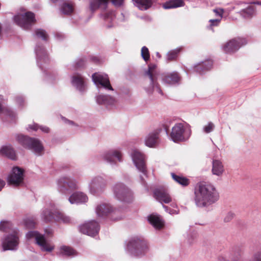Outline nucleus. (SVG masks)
<instances>
[{"instance_id": "f3484780", "label": "nucleus", "mask_w": 261, "mask_h": 261, "mask_svg": "<svg viewBox=\"0 0 261 261\" xmlns=\"http://www.w3.org/2000/svg\"><path fill=\"white\" fill-rule=\"evenodd\" d=\"M247 43V40L244 38H234L229 40V54L233 53L242 46Z\"/></svg>"}, {"instance_id": "6e6d98bb", "label": "nucleus", "mask_w": 261, "mask_h": 261, "mask_svg": "<svg viewBox=\"0 0 261 261\" xmlns=\"http://www.w3.org/2000/svg\"><path fill=\"white\" fill-rule=\"evenodd\" d=\"M222 48L225 53H227L228 51V43L226 42L224 45H223Z\"/></svg>"}, {"instance_id": "bb28decb", "label": "nucleus", "mask_w": 261, "mask_h": 261, "mask_svg": "<svg viewBox=\"0 0 261 261\" xmlns=\"http://www.w3.org/2000/svg\"><path fill=\"white\" fill-rule=\"evenodd\" d=\"M184 5L182 0H170L163 4V8L165 9L175 8L182 7Z\"/></svg>"}, {"instance_id": "0e129e2a", "label": "nucleus", "mask_w": 261, "mask_h": 261, "mask_svg": "<svg viewBox=\"0 0 261 261\" xmlns=\"http://www.w3.org/2000/svg\"><path fill=\"white\" fill-rule=\"evenodd\" d=\"M174 83H170V82H169V83H166V84H168V85H171V84H174Z\"/></svg>"}, {"instance_id": "4468645a", "label": "nucleus", "mask_w": 261, "mask_h": 261, "mask_svg": "<svg viewBox=\"0 0 261 261\" xmlns=\"http://www.w3.org/2000/svg\"><path fill=\"white\" fill-rule=\"evenodd\" d=\"M19 244V238L16 233L7 235L2 242L4 250H15Z\"/></svg>"}, {"instance_id": "f8f14e48", "label": "nucleus", "mask_w": 261, "mask_h": 261, "mask_svg": "<svg viewBox=\"0 0 261 261\" xmlns=\"http://www.w3.org/2000/svg\"><path fill=\"white\" fill-rule=\"evenodd\" d=\"M23 170L19 167L13 168L8 177V184L15 187L21 185L23 180Z\"/></svg>"}, {"instance_id": "79ce46f5", "label": "nucleus", "mask_w": 261, "mask_h": 261, "mask_svg": "<svg viewBox=\"0 0 261 261\" xmlns=\"http://www.w3.org/2000/svg\"><path fill=\"white\" fill-rule=\"evenodd\" d=\"M103 18L108 22H114L115 20V15L114 12L111 11L106 13L104 15Z\"/></svg>"}, {"instance_id": "8fccbe9b", "label": "nucleus", "mask_w": 261, "mask_h": 261, "mask_svg": "<svg viewBox=\"0 0 261 261\" xmlns=\"http://www.w3.org/2000/svg\"><path fill=\"white\" fill-rule=\"evenodd\" d=\"M242 14L245 18L251 17L253 14V10L252 9H247L242 12Z\"/></svg>"}, {"instance_id": "49530a36", "label": "nucleus", "mask_w": 261, "mask_h": 261, "mask_svg": "<svg viewBox=\"0 0 261 261\" xmlns=\"http://www.w3.org/2000/svg\"><path fill=\"white\" fill-rule=\"evenodd\" d=\"M220 19L219 18H216L213 19H210L209 20L210 22V25L208 27V28L213 30V28L214 27L218 26L220 22Z\"/></svg>"}, {"instance_id": "bf43d9fd", "label": "nucleus", "mask_w": 261, "mask_h": 261, "mask_svg": "<svg viewBox=\"0 0 261 261\" xmlns=\"http://www.w3.org/2000/svg\"><path fill=\"white\" fill-rule=\"evenodd\" d=\"M163 207L164 208V209L165 210V211L167 212H168L170 214H173L174 211V210H172V211H168V206H166V205H163Z\"/></svg>"}, {"instance_id": "338daca9", "label": "nucleus", "mask_w": 261, "mask_h": 261, "mask_svg": "<svg viewBox=\"0 0 261 261\" xmlns=\"http://www.w3.org/2000/svg\"><path fill=\"white\" fill-rule=\"evenodd\" d=\"M121 217H120L119 218L115 219V220H117L121 219Z\"/></svg>"}, {"instance_id": "680f3d73", "label": "nucleus", "mask_w": 261, "mask_h": 261, "mask_svg": "<svg viewBox=\"0 0 261 261\" xmlns=\"http://www.w3.org/2000/svg\"><path fill=\"white\" fill-rule=\"evenodd\" d=\"M234 216H235L234 214L229 212V219L233 218L234 217Z\"/></svg>"}, {"instance_id": "72a5a7b5", "label": "nucleus", "mask_w": 261, "mask_h": 261, "mask_svg": "<svg viewBox=\"0 0 261 261\" xmlns=\"http://www.w3.org/2000/svg\"><path fill=\"white\" fill-rule=\"evenodd\" d=\"M61 10L63 14L69 15L73 12V6L71 4L65 3L63 4Z\"/></svg>"}, {"instance_id": "393cba45", "label": "nucleus", "mask_w": 261, "mask_h": 261, "mask_svg": "<svg viewBox=\"0 0 261 261\" xmlns=\"http://www.w3.org/2000/svg\"><path fill=\"white\" fill-rule=\"evenodd\" d=\"M3 97L0 95V113L10 117L12 120L15 119L16 114L14 112L3 106Z\"/></svg>"}, {"instance_id": "69168bd1", "label": "nucleus", "mask_w": 261, "mask_h": 261, "mask_svg": "<svg viewBox=\"0 0 261 261\" xmlns=\"http://www.w3.org/2000/svg\"><path fill=\"white\" fill-rule=\"evenodd\" d=\"M165 130L166 132V133L168 134V128H165Z\"/></svg>"}, {"instance_id": "de8ad7c7", "label": "nucleus", "mask_w": 261, "mask_h": 261, "mask_svg": "<svg viewBox=\"0 0 261 261\" xmlns=\"http://www.w3.org/2000/svg\"><path fill=\"white\" fill-rule=\"evenodd\" d=\"M16 103L19 107H23L25 104L24 98L22 96H17L15 98Z\"/></svg>"}, {"instance_id": "7ed1b4c3", "label": "nucleus", "mask_w": 261, "mask_h": 261, "mask_svg": "<svg viewBox=\"0 0 261 261\" xmlns=\"http://www.w3.org/2000/svg\"><path fill=\"white\" fill-rule=\"evenodd\" d=\"M15 138L16 140L25 148L31 150L37 155L42 154L44 147L38 139L21 134L16 135Z\"/></svg>"}, {"instance_id": "5701e85b", "label": "nucleus", "mask_w": 261, "mask_h": 261, "mask_svg": "<svg viewBox=\"0 0 261 261\" xmlns=\"http://www.w3.org/2000/svg\"><path fill=\"white\" fill-rule=\"evenodd\" d=\"M35 51L38 63L42 64L47 62L48 59L46 53L43 47L37 46L36 47Z\"/></svg>"}, {"instance_id": "a878e982", "label": "nucleus", "mask_w": 261, "mask_h": 261, "mask_svg": "<svg viewBox=\"0 0 261 261\" xmlns=\"http://www.w3.org/2000/svg\"><path fill=\"white\" fill-rule=\"evenodd\" d=\"M213 66V62L211 60H207L196 65L195 66V70L198 72L206 71L210 69Z\"/></svg>"}, {"instance_id": "a211bd4d", "label": "nucleus", "mask_w": 261, "mask_h": 261, "mask_svg": "<svg viewBox=\"0 0 261 261\" xmlns=\"http://www.w3.org/2000/svg\"><path fill=\"white\" fill-rule=\"evenodd\" d=\"M68 200L71 204H82L87 202L88 198L83 192H75L69 197Z\"/></svg>"}, {"instance_id": "412c9836", "label": "nucleus", "mask_w": 261, "mask_h": 261, "mask_svg": "<svg viewBox=\"0 0 261 261\" xmlns=\"http://www.w3.org/2000/svg\"><path fill=\"white\" fill-rule=\"evenodd\" d=\"M113 210L112 207L108 203H101L96 206L95 212L97 216L103 217L108 215Z\"/></svg>"}, {"instance_id": "cd10ccee", "label": "nucleus", "mask_w": 261, "mask_h": 261, "mask_svg": "<svg viewBox=\"0 0 261 261\" xmlns=\"http://www.w3.org/2000/svg\"><path fill=\"white\" fill-rule=\"evenodd\" d=\"M58 254L62 256H73L76 255V251L70 247L62 246L60 248Z\"/></svg>"}, {"instance_id": "6e6552de", "label": "nucleus", "mask_w": 261, "mask_h": 261, "mask_svg": "<svg viewBox=\"0 0 261 261\" xmlns=\"http://www.w3.org/2000/svg\"><path fill=\"white\" fill-rule=\"evenodd\" d=\"M107 182L101 176L93 177L89 182V190L91 194L97 195L101 193L107 186Z\"/></svg>"}, {"instance_id": "20e7f679", "label": "nucleus", "mask_w": 261, "mask_h": 261, "mask_svg": "<svg viewBox=\"0 0 261 261\" xmlns=\"http://www.w3.org/2000/svg\"><path fill=\"white\" fill-rule=\"evenodd\" d=\"M191 135V130L188 124L177 123L172 128L170 138L174 142H184L189 139Z\"/></svg>"}, {"instance_id": "473e14b6", "label": "nucleus", "mask_w": 261, "mask_h": 261, "mask_svg": "<svg viewBox=\"0 0 261 261\" xmlns=\"http://www.w3.org/2000/svg\"><path fill=\"white\" fill-rule=\"evenodd\" d=\"M93 82H109L107 74L103 73H95L92 75Z\"/></svg>"}, {"instance_id": "4c0bfd02", "label": "nucleus", "mask_w": 261, "mask_h": 261, "mask_svg": "<svg viewBox=\"0 0 261 261\" xmlns=\"http://www.w3.org/2000/svg\"><path fill=\"white\" fill-rule=\"evenodd\" d=\"M72 86L80 92H83L87 89L85 83H72Z\"/></svg>"}, {"instance_id": "9d476101", "label": "nucleus", "mask_w": 261, "mask_h": 261, "mask_svg": "<svg viewBox=\"0 0 261 261\" xmlns=\"http://www.w3.org/2000/svg\"><path fill=\"white\" fill-rule=\"evenodd\" d=\"M58 191L64 194H67L69 190H74L78 189L77 181L68 177H63L57 180Z\"/></svg>"}, {"instance_id": "9b49d317", "label": "nucleus", "mask_w": 261, "mask_h": 261, "mask_svg": "<svg viewBox=\"0 0 261 261\" xmlns=\"http://www.w3.org/2000/svg\"><path fill=\"white\" fill-rule=\"evenodd\" d=\"M14 21L24 29H29L32 23L35 22V15L31 12H27L23 14H18L14 16Z\"/></svg>"}, {"instance_id": "58836bf2", "label": "nucleus", "mask_w": 261, "mask_h": 261, "mask_svg": "<svg viewBox=\"0 0 261 261\" xmlns=\"http://www.w3.org/2000/svg\"><path fill=\"white\" fill-rule=\"evenodd\" d=\"M11 227V223L8 221H1L0 222V230L2 231H7Z\"/></svg>"}, {"instance_id": "09e8293b", "label": "nucleus", "mask_w": 261, "mask_h": 261, "mask_svg": "<svg viewBox=\"0 0 261 261\" xmlns=\"http://www.w3.org/2000/svg\"><path fill=\"white\" fill-rule=\"evenodd\" d=\"M213 12L215 13V16L217 17V18H219L221 20L224 13L223 9L221 8H216L213 10Z\"/></svg>"}, {"instance_id": "0eeeda50", "label": "nucleus", "mask_w": 261, "mask_h": 261, "mask_svg": "<svg viewBox=\"0 0 261 261\" xmlns=\"http://www.w3.org/2000/svg\"><path fill=\"white\" fill-rule=\"evenodd\" d=\"M113 191L115 197L120 201L130 202L133 199V192L121 182L116 184L113 187Z\"/></svg>"}, {"instance_id": "2f4dec72", "label": "nucleus", "mask_w": 261, "mask_h": 261, "mask_svg": "<svg viewBox=\"0 0 261 261\" xmlns=\"http://www.w3.org/2000/svg\"><path fill=\"white\" fill-rule=\"evenodd\" d=\"M99 92L113 91L111 83H94Z\"/></svg>"}, {"instance_id": "39448f33", "label": "nucleus", "mask_w": 261, "mask_h": 261, "mask_svg": "<svg viewBox=\"0 0 261 261\" xmlns=\"http://www.w3.org/2000/svg\"><path fill=\"white\" fill-rule=\"evenodd\" d=\"M41 218L45 222H50L54 220L56 221L67 223L71 221L69 216L60 212L54 204L50 205L49 208H45L42 211Z\"/></svg>"}, {"instance_id": "37998d69", "label": "nucleus", "mask_w": 261, "mask_h": 261, "mask_svg": "<svg viewBox=\"0 0 261 261\" xmlns=\"http://www.w3.org/2000/svg\"><path fill=\"white\" fill-rule=\"evenodd\" d=\"M215 128V125L212 122H208L206 125L203 126V130L204 133L208 134L212 132Z\"/></svg>"}, {"instance_id": "c03bdc74", "label": "nucleus", "mask_w": 261, "mask_h": 261, "mask_svg": "<svg viewBox=\"0 0 261 261\" xmlns=\"http://www.w3.org/2000/svg\"><path fill=\"white\" fill-rule=\"evenodd\" d=\"M141 56H142L143 59L145 61H147L149 59L150 56H149V50H148V49L146 47L143 46L142 48Z\"/></svg>"}, {"instance_id": "a19ab883", "label": "nucleus", "mask_w": 261, "mask_h": 261, "mask_svg": "<svg viewBox=\"0 0 261 261\" xmlns=\"http://www.w3.org/2000/svg\"><path fill=\"white\" fill-rule=\"evenodd\" d=\"M179 49L171 50L167 54V59L169 61H172L175 59L177 56L178 53L179 52Z\"/></svg>"}, {"instance_id": "c85d7f7f", "label": "nucleus", "mask_w": 261, "mask_h": 261, "mask_svg": "<svg viewBox=\"0 0 261 261\" xmlns=\"http://www.w3.org/2000/svg\"><path fill=\"white\" fill-rule=\"evenodd\" d=\"M224 171L222 163L218 160L213 161L212 172L213 174L220 176Z\"/></svg>"}, {"instance_id": "a18cd8bd", "label": "nucleus", "mask_w": 261, "mask_h": 261, "mask_svg": "<svg viewBox=\"0 0 261 261\" xmlns=\"http://www.w3.org/2000/svg\"><path fill=\"white\" fill-rule=\"evenodd\" d=\"M35 33L36 35L38 38H41L43 40H45L47 38V35L46 34V32L43 30L38 29L36 30Z\"/></svg>"}, {"instance_id": "603ef678", "label": "nucleus", "mask_w": 261, "mask_h": 261, "mask_svg": "<svg viewBox=\"0 0 261 261\" xmlns=\"http://www.w3.org/2000/svg\"><path fill=\"white\" fill-rule=\"evenodd\" d=\"M251 261H261V251L255 252L252 257Z\"/></svg>"}, {"instance_id": "5fc2aeb1", "label": "nucleus", "mask_w": 261, "mask_h": 261, "mask_svg": "<svg viewBox=\"0 0 261 261\" xmlns=\"http://www.w3.org/2000/svg\"><path fill=\"white\" fill-rule=\"evenodd\" d=\"M241 253L240 249L238 248L237 251L234 253V257L232 258L231 261H239L240 259Z\"/></svg>"}, {"instance_id": "aec40b11", "label": "nucleus", "mask_w": 261, "mask_h": 261, "mask_svg": "<svg viewBox=\"0 0 261 261\" xmlns=\"http://www.w3.org/2000/svg\"><path fill=\"white\" fill-rule=\"evenodd\" d=\"M96 102L98 105H105L106 106H112L116 102V100L112 96L99 94L95 97Z\"/></svg>"}, {"instance_id": "423d86ee", "label": "nucleus", "mask_w": 261, "mask_h": 261, "mask_svg": "<svg viewBox=\"0 0 261 261\" xmlns=\"http://www.w3.org/2000/svg\"><path fill=\"white\" fill-rule=\"evenodd\" d=\"M130 155L138 170L142 173L140 175V179L142 184H144L145 182L143 176H146L147 175L145 155L138 150L134 149L132 150Z\"/></svg>"}, {"instance_id": "f03ea898", "label": "nucleus", "mask_w": 261, "mask_h": 261, "mask_svg": "<svg viewBox=\"0 0 261 261\" xmlns=\"http://www.w3.org/2000/svg\"><path fill=\"white\" fill-rule=\"evenodd\" d=\"M125 249L130 255L139 257L147 253L149 250V247L145 240L134 237L129 240Z\"/></svg>"}, {"instance_id": "052dcab7", "label": "nucleus", "mask_w": 261, "mask_h": 261, "mask_svg": "<svg viewBox=\"0 0 261 261\" xmlns=\"http://www.w3.org/2000/svg\"><path fill=\"white\" fill-rule=\"evenodd\" d=\"M62 119L65 122V123H68L69 124H72L73 123V122L72 121H71L69 120H67L66 119V118H64V117H62Z\"/></svg>"}, {"instance_id": "e433bc0d", "label": "nucleus", "mask_w": 261, "mask_h": 261, "mask_svg": "<svg viewBox=\"0 0 261 261\" xmlns=\"http://www.w3.org/2000/svg\"><path fill=\"white\" fill-rule=\"evenodd\" d=\"M156 68V65L155 64H151L148 65V69L146 72V75H148L149 80L151 81H153V75L155 72V70Z\"/></svg>"}, {"instance_id": "e2e57ef3", "label": "nucleus", "mask_w": 261, "mask_h": 261, "mask_svg": "<svg viewBox=\"0 0 261 261\" xmlns=\"http://www.w3.org/2000/svg\"><path fill=\"white\" fill-rule=\"evenodd\" d=\"M156 56L158 57L159 58L161 57V56H160V55L159 53H156Z\"/></svg>"}, {"instance_id": "13d9d810", "label": "nucleus", "mask_w": 261, "mask_h": 261, "mask_svg": "<svg viewBox=\"0 0 261 261\" xmlns=\"http://www.w3.org/2000/svg\"><path fill=\"white\" fill-rule=\"evenodd\" d=\"M6 182L5 181L0 179V191L2 190V189L4 188V187L5 186Z\"/></svg>"}, {"instance_id": "ea45409f", "label": "nucleus", "mask_w": 261, "mask_h": 261, "mask_svg": "<svg viewBox=\"0 0 261 261\" xmlns=\"http://www.w3.org/2000/svg\"><path fill=\"white\" fill-rule=\"evenodd\" d=\"M150 87L151 88L150 89L146 90L147 92L150 93L153 91H156V92L162 94V90L159 87L158 83H150Z\"/></svg>"}, {"instance_id": "f704fd0d", "label": "nucleus", "mask_w": 261, "mask_h": 261, "mask_svg": "<svg viewBox=\"0 0 261 261\" xmlns=\"http://www.w3.org/2000/svg\"><path fill=\"white\" fill-rule=\"evenodd\" d=\"M39 128L41 130L42 132L45 133H48L49 131V128L48 127L45 126H39L37 124L35 123L30 124L28 126V129L29 130V129H30L36 131Z\"/></svg>"}, {"instance_id": "ddd939ff", "label": "nucleus", "mask_w": 261, "mask_h": 261, "mask_svg": "<svg viewBox=\"0 0 261 261\" xmlns=\"http://www.w3.org/2000/svg\"><path fill=\"white\" fill-rule=\"evenodd\" d=\"M80 231L85 234L94 237L97 234L99 230V225L95 221H90L86 222L79 227Z\"/></svg>"}, {"instance_id": "f257e3e1", "label": "nucleus", "mask_w": 261, "mask_h": 261, "mask_svg": "<svg viewBox=\"0 0 261 261\" xmlns=\"http://www.w3.org/2000/svg\"><path fill=\"white\" fill-rule=\"evenodd\" d=\"M194 201L198 207L208 206L218 200L219 195L214 185L200 182L195 189Z\"/></svg>"}, {"instance_id": "2eb2a0df", "label": "nucleus", "mask_w": 261, "mask_h": 261, "mask_svg": "<svg viewBox=\"0 0 261 261\" xmlns=\"http://www.w3.org/2000/svg\"><path fill=\"white\" fill-rule=\"evenodd\" d=\"M102 159L111 165L116 164V160L121 162L122 161V154L117 150H110L105 152L102 154Z\"/></svg>"}, {"instance_id": "864d4df0", "label": "nucleus", "mask_w": 261, "mask_h": 261, "mask_svg": "<svg viewBox=\"0 0 261 261\" xmlns=\"http://www.w3.org/2000/svg\"><path fill=\"white\" fill-rule=\"evenodd\" d=\"M84 79L79 74H74L72 77V82H83Z\"/></svg>"}, {"instance_id": "4be33fe9", "label": "nucleus", "mask_w": 261, "mask_h": 261, "mask_svg": "<svg viewBox=\"0 0 261 261\" xmlns=\"http://www.w3.org/2000/svg\"><path fill=\"white\" fill-rule=\"evenodd\" d=\"M148 220L156 229H161L164 226V221L158 215H151L148 217Z\"/></svg>"}, {"instance_id": "6ab92c4d", "label": "nucleus", "mask_w": 261, "mask_h": 261, "mask_svg": "<svg viewBox=\"0 0 261 261\" xmlns=\"http://www.w3.org/2000/svg\"><path fill=\"white\" fill-rule=\"evenodd\" d=\"M154 197L160 202L169 203L171 201V198L166 190L156 189L153 192Z\"/></svg>"}, {"instance_id": "b1692460", "label": "nucleus", "mask_w": 261, "mask_h": 261, "mask_svg": "<svg viewBox=\"0 0 261 261\" xmlns=\"http://www.w3.org/2000/svg\"><path fill=\"white\" fill-rule=\"evenodd\" d=\"M0 153L12 160H16V155L14 150L10 146H4L0 149Z\"/></svg>"}, {"instance_id": "c756f323", "label": "nucleus", "mask_w": 261, "mask_h": 261, "mask_svg": "<svg viewBox=\"0 0 261 261\" xmlns=\"http://www.w3.org/2000/svg\"><path fill=\"white\" fill-rule=\"evenodd\" d=\"M135 5L140 10H147L151 7L152 2L151 0H133Z\"/></svg>"}, {"instance_id": "7c9ffc66", "label": "nucleus", "mask_w": 261, "mask_h": 261, "mask_svg": "<svg viewBox=\"0 0 261 261\" xmlns=\"http://www.w3.org/2000/svg\"><path fill=\"white\" fill-rule=\"evenodd\" d=\"M171 175L174 180L182 186H187L189 184V180L185 177L177 175L174 173H171Z\"/></svg>"}, {"instance_id": "774afa93", "label": "nucleus", "mask_w": 261, "mask_h": 261, "mask_svg": "<svg viewBox=\"0 0 261 261\" xmlns=\"http://www.w3.org/2000/svg\"><path fill=\"white\" fill-rule=\"evenodd\" d=\"M256 4H258V5H261V3H259V2H258V3H256Z\"/></svg>"}, {"instance_id": "dca6fc26", "label": "nucleus", "mask_w": 261, "mask_h": 261, "mask_svg": "<svg viewBox=\"0 0 261 261\" xmlns=\"http://www.w3.org/2000/svg\"><path fill=\"white\" fill-rule=\"evenodd\" d=\"M161 129H156L150 133L145 138V142L146 146L149 147L155 146L159 141V134Z\"/></svg>"}, {"instance_id": "1a4fd4ad", "label": "nucleus", "mask_w": 261, "mask_h": 261, "mask_svg": "<svg viewBox=\"0 0 261 261\" xmlns=\"http://www.w3.org/2000/svg\"><path fill=\"white\" fill-rule=\"evenodd\" d=\"M26 238L30 240L35 239L36 243L38 245L43 251L51 252L54 246L50 244L45 240L43 234L39 233L36 231H30L26 234Z\"/></svg>"}, {"instance_id": "3c124183", "label": "nucleus", "mask_w": 261, "mask_h": 261, "mask_svg": "<svg viewBox=\"0 0 261 261\" xmlns=\"http://www.w3.org/2000/svg\"><path fill=\"white\" fill-rule=\"evenodd\" d=\"M24 224L28 228H33L35 225V222L32 219H27L24 220Z\"/></svg>"}, {"instance_id": "4d7b16f0", "label": "nucleus", "mask_w": 261, "mask_h": 261, "mask_svg": "<svg viewBox=\"0 0 261 261\" xmlns=\"http://www.w3.org/2000/svg\"><path fill=\"white\" fill-rule=\"evenodd\" d=\"M218 261H228L226 256L222 255L219 256L218 258Z\"/></svg>"}, {"instance_id": "c9c22d12", "label": "nucleus", "mask_w": 261, "mask_h": 261, "mask_svg": "<svg viewBox=\"0 0 261 261\" xmlns=\"http://www.w3.org/2000/svg\"><path fill=\"white\" fill-rule=\"evenodd\" d=\"M166 79L171 82H178L181 80L180 76L177 72H173L168 74Z\"/></svg>"}]
</instances>
